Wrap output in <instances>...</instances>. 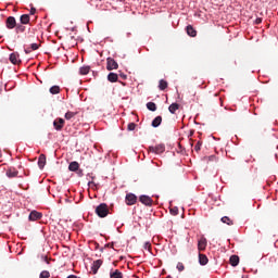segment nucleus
<instances>
[{
    "label": "nucleus",
    "instance_id": "1",
    "mask_svg": "<svg viewBox=\"0 0 278 278\" xmlns=\"http://www.w3.org/2000/svg\"><path fill=\"white\" fill-rule=\"evenodd\" d=\"M96 214L100 218H105V216H108V214H110V208L108 207V204L101 203L100 205H98L96 207Z\"/></svg>",
    "mask_w": 278,
    "mask_h": 278
},
{
    "label": "nucleus",
    "instance_id": "2",
    "mask_svg": "<svg viewBox=\"0 0 278 278\" xmlns=\"http://www.w3.org/2000/svg\"><path fill=\"white\" fill-rule=\"evenodd\" d=\"M148 151L150 153H155V155H160V154H162V153H164L166 151V147L163 143H160V144L154 146V147L150 146L148 148Z\"/></svg>",
    "mask_w": 278,
    "mask_h": 278
},
{
    "label": "nucleus",
    "instance_id": "3",
    "mask_svg": "<svg viewBox=\"0 0 278 278\" xmlns=\"http://www.w3.org/2000/svg\"><path fill=\"white\" fill-rule=\"evenodd\" d=\"M64 125H66V122L62 117H56L53 121V127L56 131H62V129H64Z\"/></svg>",
    "mask_w": 278,
    "mask_h": 278
},
{
    "label": "nucleus",
    "instance_id": "4",
    "mask_svg": "<svg viewBox=\"0 0 278 278\" xmlns=\"http://www.w3.org/2000/svg\"><path fill=\"white\" fill-rule=\"evenodd\" d=\"M106 70L109 71H116L118 70V63L113 58L106 59Z\"/></svg>",
    "mask_w": 278,
    "mask_h": 278
},
{
    "label": "nucleus",
    "instance_id": "5",
    "mask_svg": "<svg viewBox=\"0 0 278 278\" xmlns=\"http://www.w3.org/2000/svg\"><path fill=\"white\" fill-rule=\"evenodd\" d=\"M125 201L126 205H136V203H138V197L134 193H127Z\"/></svg>",
    "mask_w": 278,
    "mask_h": 278
},
{
    "label": "nucleus",
    "instance_id": "6",
    "mask_svg": "<svg viewBox=\"0 0 278 278\" xmlns=\"http://www.w3.org/2000/svg\"><path fill=\"white\" fill-rule=\"evenodd\" d=\"M10 118H12V115H10V112L3 111L0 115L1 125H8L10 123Z\"/></svg>",
    "mask_w": 278,
    "mask_h": 278
},
{
    "label": "nucleus",
    "instance_id": "7",
    "mask_svg": "<svg viewBox=\"0 0 278 278\" xmlns=\"http://www.w3.org/2000/svg\"><path fill=\"white\" fill-rule=\"evenodd\" d=\"M139 201L140 203H142V205H147L148 207H151V205H153V199L149 195H140Z\"/></svg>",
    "mask_w": 278,
    "mask_h": 278
},
{
    "label": "nucleus",
    "instance_id": "8",
    "mask_svg": "<svg viewBox=\"0 0 278 278\" xmlns=\"http://www.w3.org/2000/svg\"><path fill=\"white\" fill-rule=\"evenodd\" d=\"M102 265H103V261L102 260L94 261L92 266H91L92 274L97 275V273H99V269L101 268Z\"/></svg>",
    "mask_w": 278,
    "mask_h": 278
},
{
    "label": "nucleus",
    "instance_id": "9",
    "mask_svg": "<svg viewBox=\"0 0 278 278\" xmlns=\"http://www.w3.org/2000/svg\"><path fill=\"white\" fill-rule=\"evenodd\" d=\"M8 29H14L16 27V18L14 16H9L5 22Z\"/></svg>",
    "mask_w": 278,
    "mask_h": 278
},
{
    "label": "nucleus",
    "instance_id": "10",
    "mask_svg": "<svg viewBox=\"0 0 278 278\" xmlns=\"http://www.w3.org/2000/svg\"><path fill=\"white\" fill-rule=\"evenodd\" d=\"M205 249H207V239H205L204 237H202V238L198 241V250H199V251H205Z\"/></svg>",
    "mask_w": 278,
    "mask_h": 278
},
{
    "label": "nucleus",
    "instance_id": "11",
    "mask_svg": "<svg viewBox=\"0 0 278 278\" xmlns=\"http://www.w3.org/2000/svg\"><path fill=\"white\" fill-rule=\"evenodd\" d=\"M28 218L29 220H40V218H42V213L38 211H31Z\"/></svg>",
    "mask_w": 278,
    "mask_h": 278
},
{
    "label": "nucleus",
    "instance_id": "12",
    "mask_svg": "<svg viewBox=\"0 0 278 278\" xmlns=\"http://www.w3.org/2000/svg\"><path fill=\"white\" fill-rule=\"evenodd\" d=\"M10 62H11V64H21V58H20L18 53H16V52L11 53Z\"/></svg>",
    "mask_w": 278,
    "mask_h": 278
},
{
    "label": "nucleus",
    "instance_id": "13",
    "mask_svg": "<svg viewBox=\"0 0 278 278\" xmlns=\"http://www.w3.org/2000/svg\"><path fill=\"white\" fill-rule=\"evenodd\" d=\"M46 164H47V155L40 154L39 159H38L39 168L42 170V168H45Z\"/></svg>",
    "mask_w": 278,
    "mask_h": 278
},
{
    "label": "nucleus",
    "instance_id": "14",
    "mask_svg": "<svg viewBox=\"0 0 278 278\" xmlns=\"http://www.w3.org/2000/svg\"><path fill=\"white\" fill-rule=\"evenodd\" d=\"M108 81H110L111 84H116V81H118V74L112 72L109 73Z\"/></svg>",
    "mask_w": 278,
    "mask_h": 278
},
{
    "label": "nucleus",
    "instance_id": "15",
    "mask_svg": "<svg viewBox=\"0 0 278 278\" xmlns=\"http://www.w3.org/2000/svg\"><path fill=\"white\" fill-rule=\"evenodd\" d=\"M230 265L236 267L240 264V256L238 255H231L229 258Z\"/></svg>",
    "mask_w": 278,
    "mask_h": 278
},
{
    "label": "nucleus",
    "instance_id": "16",
    "mask_svg": "<svg viewBox=\"0 0 278 278\" xmlns=\"http://www.w3.org/2000/svg\"><path fill=\"white\" fill-rule=\"evenodd\" d=\"M186 29H187L188 36H190L191 38H197V29H194L192 25H188Z\"/></svg>",
    "mask_w": 278,
    "mask_h": 278
},
{
    "label": "nucleus",
    "instance_id": "17",
    "mask_svg": "<svg viewBox=\"0 0 278 278\" xmlns=\"http://www.w3.org/2000/svg\"><path fill=\"white\" fill-rule=\"evenodd\" d=\"M68 170H71L72 173L79 170V163L77 161L70 163Z\"/></svg>",
    "mask_w": 278,
    "mask_h": 278
},
{
    "label": "nucleus",
    "instance_id": "18",
    "mask_svg": "<svg viewBox=\"0 0 278 278\" xmlns=\"http://www.w3.org/2000/svg\"><path fill=\"white\" fill-rule=\"evenodd\" d=\"M7 177H18V170H16V168L11 167L7 170Z\"/></svg>",
    "mask_w": 278,
    "mask_h": 278
},
{
    "label": "nucleus",
    "instance_id": "19",
    "mask_svg": "<svg viewBox=\"0 0 278 278\" xmlns=\"http://www.w3.org/2000/svg\"><path fill=\"white\" fill-rule=\"evenodd\" d=\"M207 262H210V260L207 258V255L200 253L199 263L201 264V266H206Z\"/></svg>",
    "mask_w": 278,
    "mask_h": 278
},
{
    "label": "nucleus",
    "instance_id": "20",
    "mask_svg": "<svg viewBox=\"0 0 278 278\" xmlns=\"http://www.w3.org/2000/svg\"><path fill=\"white\" fill-rule=\"evenodd\" d=\"M110 278H123V273H121L118 269L111 270Z\"/></svg>",
    "mask_w": 278,
    "mask_h": 278
},
{
    "label": "nucleus",
    "instance_id": "21",
    "mask_svg": "<svg viewBox=\"0 0 278 278\" xmlns=\"http://www.w3.org/2000/svg\"><path fill=\"white\" fill-rule=\"evenodd\" d=\"M22 25H29V14H23L20 17Z\"/></svg>",
    "mask_w": 278,
    "mask_h": 278
},
{
    "label": "nucleus",
    "instance_id": "22",
    "mask_svg": "<svg viewBox=\"0 0 278 278\" xmlns=\"http://www.w3.org/2000/svg\"><path fill=\"white\" fill-rule=\"evenodd\" d=\"M162 125V116H156L153 121H152V127H159Z\"/></svg>",
    "mask_w": 278,
    "mask_h": 278
},
{
    "label": "nucleus",
    "instance_id": "23",
    "mask_svg": "<svg viewBox=\"0 0 278 278\" xmlns=\"http://www.w3.org/2000/svg\"><path fill=\"white\" fill-rule=\"evenodd\" d=\"M147 109L150 110V112H155L157 110V105L155 104V102H148Z\"/></svg>",
    "mask_w": 278,
    "mask_h": 278
},
{
    "label": "nucleus",
    "instance_id": "24",
    "mask_svg": "<svg viewBox=\"0 0 278 278\" xmlns=\"http://www.w3.org/2000/svg\"><path fill=\"white\" fill-rule=\"evenodd\" d=\"M170 114H175L177 112V110H179V104L177 103H172L168 108Z\"/></svg>",
    "mask_w": 278,
    "mask_h": 278
},
{
    "label": "nucleus",
    "instance_id": "25",
    "mask_svg": "<svg viewBox=\"0 0 278 278\" xmlns=\"http://www.w3.org/2000/svg\"><path fill=\"white\" fill-rule=\"evenodd\" d=\"M77 116V112L68 111L65 113V119L71 121V118H75Z\"/></svg>",
    "mask_w": 278,
    "mask_h": 278
},
{
    "label": "nucleus",
    "instance_id": "26",
    "mask_svg": "<svg viewBox=\"0 0 278 278\" xmlns=\"http://www.w3.org/2000/svg\"><path fill=\"white\" fill-rule=\"evenodd\" d=\"M80 75H88L90 73V66L86 65L79 68Z\"/></svg>",
    "mask_w": 278,
    "mask_h": 278
},
{
    "label": "nucleus",
    "instance_id": "27",
    "mask_svg": "<svg viewBox=\"0 0 278 278\" xmlns=\"http://www.w3.org/2000/svg\"><path fill=\"white\" fill-rule=\"evenodd\" d=\"M160 90H164L165 88H168V83L164 79H161L159 83Z\"/></svg>",
    "mask_w": 278,
    "mask_h": 278
},
{
    "label": "nucleus",
    "instance_id": "28",
    "mask_svg": "<svg viewBox=\"0 0 278 278\" xmlns=\"http://www.w3.org/2000/svg\"><path fill=\"white\" fill-rule=\"evenodd\" d=\"M220 220H222V223H224L225 225H229V226L233 225V220H231V218H229V217H227V216L222 217Z\"/></svg>",
    "mask_w": 278,
    "mask_h": 278
},
{
    "label": "nucleus",
    "instance_id": "29",
    "mask_svg": "<svg viewBox=\"0 0 278 278\" xmlns=\"http://www.w3.org/2000/svg\"><path fill=\"white\" fill-rule=\"evenodd\" d=\"M15 31L16 34H23V31H25V26H23L22 24H16Z\"/></svg>",
    "mask_w": 278,
    "mask_h": 278
},
{
    "label": "nucleus",
    "instance_id": "30",
    "mask_svg": "<svg viewBox=\"0 0 278 278\" xmlns=\"http://www.w3.org/2000/svg\"><path fill=\"white\" fill-rule=\"evenodd\" d=\"M50 93L51 94H60V86H52L50 88Z\"/></svg>",
    "mask_w": 278,
    "mask_h": 278
},
{
    "label": "nucleus",
    "instance_id": "31",
    "mask_svg": "<svg viewBox=\"0 0 278 278\" xmlns=\"http://www.w3.org/2000/svg\"><path fill=\"white\" fill-rule=\"evenodd\" d=\"M169 214H172V216H177L179 214V207L177 206L170 207Z\"/></svg>",
    "mask_w": 278,
    "mask_h": 278
},
{
    "label": "nucleus",
    "instance_id": "32",
    "mask_svg": "<svg viewBox=\"0 0 278 278\" xmlns=\"http://www.w3.org/2000/svg\"><path fill=\"white\" fill-rule=\"evenodd\" d=\"M51 277V274L49 273V270H42L39 275V278H49Z\"/></svg>",
    "mask_w": 278,
    "mask_h": 278
},
{
    "label": "nucleus",
    "instance_id": "33",
    "mask_svg": "<svg viewBox=\"0 0 278 278\" xmlns=\"http://www.w3.org/2000/svg\"><path fill=\"white\" fill-rule=\"evenodd\" d=\"M201 147H203V142L198 141L197 144L194 146V151H197V153H199V151H201Z\"/></svg>",
    "mask_w": 278,
    "mask_h": 278
},
{
    "label": "nucleus",
    "instance_id": "34",
    "mask_svg": "<svg viewBox=\"0 0 278 278\" xmlns=\"http://www.w3.org/2000/svg\"><path fill=\"white\" fill-rule=\"evenodd\" d=\"M176 268H177V270H179V273H184V270H186V267L184 266V263H178Z\"/></svg>",
    "mask_w": 278,
    "mask_h": 278
},
{
    "label": "nucleus",
    "instance_id": "35",
    "mask_svg": "<svg viewBox=\"0 0 278 278\" xmlns=\"http://www.w3.org/2000/svg\"><path fill=\"white\" fill-rule=\"evenodd\" d=\"M127 129L128 131H134L136 129V123H129Z\"/></svg>",
    "mask_w": 278,
    "mask_h": 278
},
{
    "label": "nucleus",
    "instance_id": "36",
    "mask_svg": "<svg viewBox=\"0 0 278 278\" xmlns=\"http://www.w3.org/2000/svg\"><path fill=\"white\" fill-rule=\"evenodd\" d=\"M39 45L38 43H31L30 45V49L33 50V51H38V49H39Z\"/></svg>",
    "mask_w": 278,
    "mask_h": 278
},
{
    "label": "nucleus",
    "instance_id": "37",
    "mask_svg": "<svg viewBox=\"0 0 278 278\" xmlns=\"http://www.w3.org/2000/svg\"><path fill=\"white\" fill-rule=\"evenodd\" d=\"M205 160H206L207 162H216V155L207 156V157H205Z\"/></svg>",
    "mask_w": 278,
    "mask_h": 278
},
{
    "label": "nucleus",
    "instance_id": "38",
    "mask_svg": "<svg viewBox=\"0 0 278 278\" xmlns=\"http://www.w3.org/2000/svg\"><path fill=\"white\" fill-rule=\"evenodd\" d=\"M143 248L151 253V242H146Z\"/></svg>",
    "mask_w": 278,
    "mask_h": 278
},
{
    "label": "nucleus",
    "instance_id": "39",
    "mask_svg": "<svg viewBox=\"0 0 278 278\" xmlns=\"http://www.w3.org/2000/svg\"><path fill=\"white\" fill-rule=\"evenodd\" d=\"M30 14H31V15L36 14V8H31V9H30Z\"/></svg>",
    "mask_w": 278,
    "mask_h": 278
},
{
    "label": "nucleus",
    "instance_id": "40",
    "mask_svg": "<svg viewBox=\"0 0 278 278\" xmlns=\"http://www.w3.org/2000/svg\"><path fill=\"white\" fill-rule=\"evenodd\" d=\"M255 23H256V25H260V23H262V18H256V21H255Z\"/></svg>",
    "mask_w": 278,
    "mask_h": 278
},
{
    "label": "nucleus",
    "instance_id": "41",
    "mask_svg": "<svg viewBox=\"0 0 278 278\" xmlns=\"http://www.w3.org/2000/svg\"><path fill=\"white\" fill-rule=\"evenodd\" d=\"M119 77H122L123 79H127V75L125 74H119Z\"/></svg>",
    "mask_w": 278,
    "mask_h": 278
},
{
    "label": "nucleus",
    "instance_id": "42",
    "mask_svg": "<svg viewBox=\"0 0 278 278\" xmlns=\"http://www.w3.org/2000/svg\"><path fill=\"white\" fill-rule=\"evenodd\" d=\"M67 278H77L75 275H70Z\"/></svg>",
    "mask_w": 278,
    "mask_h": 278
},
{
    "label": "nucleus",
    "instance_id": "43",
    "mask_svg": "<svg viewBox=\"0 0 278 278\" xmlns=\"http://www.w3.org/2000/svg\"><path fill=\"white\" fill-rule=\"evenodd\" d=\"M166 278H173V276L168 275Z\"/></svg>",
    "mask_w": 278,
    "mask_h": 278
}]
</instances>
